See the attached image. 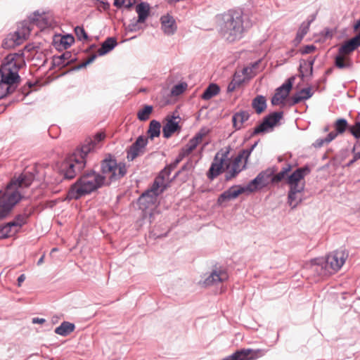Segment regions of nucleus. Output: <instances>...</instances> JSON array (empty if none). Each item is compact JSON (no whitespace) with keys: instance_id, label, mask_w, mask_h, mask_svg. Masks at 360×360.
Wrapping results in <instances>:
<instances>
[{"instance_id":"obj_3","label":"nucleus","mask_w":360,"mask_h":360,"mask_svg":"<svg viewBox=\"0 0 360 360\" xmlns=\"http://www.w3.org/2000/svg\"><path fill=\"white\" fill-rule=\"evenodd\" d=\"M220 33L227 41L233 42L243 38L246 27L242 13L231 11L220 17Z\"/></svg>"},{"instance_id":"obj_27","label":"nucleus","mask_w":360,"mask_h":360,"mask_svg":"<svg viewBox=\"0 0 360 360\" xmlns=\"http://www.w3.org/2000/svg\"><path fill=\"white\" fill-rule=\"evenodd\" d=\"M302 190L290 189L288 193V203L292 208L296 207L302 200Z\"/></svg>"},{"instance_id":"obj_30","label":"nucleus","mask_w":360,"mask_h":360,"mask_svg":"<svg viewBox=\"0 0 360 360\" xmlns=\"http://www.w3.org/2000/svg\"><path fill=\"white\" fill-rule=\"evenodd\" d=\"M18 233V229H15L11 223L0 226V240L12 237Z\"/></svg>"},{"instance_id":"obj_57","label":"nucleus","mask_w":360,"mask_h":360,"mask_svg":"<svg viewBox=\"0 0 360 360\" xmlns=\"http://www.w3.org/2000/svg\"><path fill=\"white\" fill-rule=\"evenodd\" d=\"M96 56H92L91 57H90L89 58H88V60H86V62L84 63V65H87V64H89L91 63H92L94 61V60L95 59Z\"/></svg>"},{"instance_id":"obj_31","label":"nucleus","mask_w":360,"mask_h":360,"mask_svg":"<svg viewBox=\"0 0 360 360\" xmlns=\"http://www.w3.org/2000/svg\"><path fill=\"white\" fill-rule=\"evenodd\" d=\"M312 93L310 88L302 89L297 94L292 97V104H296L303 100H307L311 97Z\"/></svg>"},{"instance_id":"obj_22","label":"nucleus","mask_w":360,"mask_h":360,"mask_svg":"<svg viewBox=\"0 0 360 360\" xmlns=\"http://www.w3.org/2000/svg\"><path fill=\"white\" fill-rule=\"evenodd\" d=\"M161 28L167 35H172L177 29L174 18L169 14H166L160 18Z\"/></svg>"},{"instance_id":"obj_1","label":"nucleus","mask_w":360,"mask_h":360,"mask_svg":"<svg viewBox=\"0 0 360 360\" xmlns=\"http://www.w3.org/2000/svg\"><path fill=\"white\" fill-rule=\"evenodd\" d=\"M25 65L23 54L13 53L6 56L0 68V99L13 91L20 80L18 72Z\"/></svg>"},{"instance_id":"obj_36","label":"nucleus","mask_w":360,"mask_h":360,"mask_svg":"<svg viewBox=\"0 0 360 360\" xmlns=\"http://www.w3.org/2000/svg\"><path fill=\"white\" fill-rule=\"evenodd\" d=\"M153 112V106L146 105L140 110L137 113V117L141 121H146L148 120L151 112Z\"/></svg>"},{"instance_id":"obj_9","label":"nucleus","mask_w":360,"mask_h":360,"mask_svg":"<svg viewBox=\"0 0 360 360\" xmlns=\"http://www.w3.org/2000/svg\"><path fill=\"white\" fill-rule=\"evenodd\" d=\"M31 27L27 22H23L18 30L11 33L4 39L2 46L5 49H13L22 44L28 37Z\"/></svg>"},{"instance_id":"obj_16","label":"nucleus","mask_w":360,"mask_h":360,"mask_svg":"<svg viewBox=\"0 0 360 360\" xmlns=\"http://www.w3.org/2000/svg\"><path fill=\"white\" fill-rule=\"evenodd\" d=\"M281 118V112L272 113L271 115L266 117L264 121L257 127L255 128V133L259 134L271 131L274 127L277 124Z\"/></svg>"},{"instance_id":"obj_34","label":"nucleus","mask_w":360,"mask_h":360,"mask_svg":"<svg viewBox=\"0 0 360 360\" xmlns=\"http://www.w3.org/2000/svg\"><path fill=\"white\" fill-rule=\"evenodd\" d=\"M160 123L156 120H152L150 123L148 130V137L153 139L155 137L159 136L160 134Z\"/></svg>"},{"instance_id":"obj_42","label":"nucleus","mask_w":360,"mask_h":360,"mask_svg":"<svg viewBox=\"0 0 360 360\" xmlns=\"http://www.w3.org/2000/svg\"><path fill=\"white\" fill-rule=\"evenodd\" d=\"M198 146L192 139H190L188 143L182 148L181 155L183 156L188 155Z\"/></svg>"},{"instance_id":"obj_5","label":"nucleus","mask_w":360,"mask_h":360,"mask_svg":"<svg viewBox=\"0 0 360 360\" xmlns=\"http://www.w3.org/2000/svg\"><path fill=\"white\" fill-rule=\"evenodd\" d=\"M86 156L79 149L68 156L60 165L59 172L65 179H72L86 166Z\"/></svg>"},{"instance_id":"obj_39","label":"nucleus","mask_w":360,"mask_h":360,"mask_svg":"<svg viewBox=\"0 0 360 360\" xmlns=\"http://www.w3.org/2000/svg\"><path fill=\"white\" fill-rule=\"evenodd\" d=\"M210 133V129L203 127L195 134V135L191 139L197 145H199L203 140V139Z\"/></svg>"},{"instance_id":"obj_26","label":"nucleus","mask_w":360,"mask_h":360,"mask_svg":"<svg viewBox=\"0 0 360 360\" xmlns=\"http://www.w3.org/2000/svg\"><path fill=\"white\" fill-rule=\"evenodd\" d=\"M249 113L246 111H240L233 116V124L236 129H240L243 127L244 123L249 119Z\"/></svg>"},{"instance_id":"obj_60","label":"nucleus","mask_w":360,"mask_h":360,"mask_svg":"<svg viewBox=\"0 0 360 360\" xmlns=\"http://www.w3.org/2000/svg\"><path fill=\"white\" fill-rule=\"evenodd\" d=\"M44 256L43 255V256H42V257L39 259V261H38V262H37V264H38L39 265L43 263V262H44Z\"/></svg>"},{"instance_id":"obj_52","label":"nucleus","mask_w":360,"mask_h":360,"mask_svg":"<svg viewBox=\"0 0 360 360\" xmlns=\"http://www.w3.org/2000/svg\"><path fill=\"white\" fill-rule=\"evenodd\" d=\"M46 319L44 318L34 317L32 319V323L33 324H40L42 325L46 323Z\"/></svg>"},{"instance_id":"obj_7","label":"nucleus","mask_w":360,"mask_h":360,"mask_svg":"<svg viewBox=\"0 0 360 360\" xmlns=\"http://www.w3.org/2000/svg\"><path fill=\"white\" fill-rule=\"evenodd\" d=\"M168 179L169 171L165 169L155 179L151 188L141 195L139 200V203L141 205L154 203L157 196L166 188Z\"/></svg>"},{"instance_id":"obj_18","label":"nucleus","mask_w":360,"mask_h":360,"mask_svg":"<svg viewBox=\"0 0 360 360\" xmlns=\"http://www.w3.org/2000/svg\"><path fill=\"white\" fill-rule=\"evenodd\" d=\"M105 138V134L104 132H98L97 133L93 139H86L85 143L79 148L81 152L84 154L86 156L87 155L97 148L99 146L100 142L103 141Z\"/></svg>"},{"instance_id":"obj_40","label":"nucleus","mask_w":360,"mask_h":360,"mask_svg":"<svg viewBox=\"0 0 360 360\" xmlns=\"http://www.w3.org/2000/svg\"><path fill=\"white\" fill-rule=\"evenodd\" d=\"M250 68H245L243 70L242 75L239 73H236L233 76V81H236V85L240 86L245 82V77H244L248 73V71H250Z\"/></svg>"},{"instance_id":"obj_28","label":"nucleus","mask_w":360,"mask_h":360,"mask_svg":"<svg viewBox=\"0 0 360 360\" xmlns=\"http://www.w3.org/2000/svg\"><path fill=\"white\" fill-rule=\"evenodd\" d=\"M75 328V324L64 321L55 329V333L61 336L69 335Z\"/></svg>"},{"instance_id":"obj_44","label":"nucleus","mask_w":360,"mask_h":360,"mask_svg":"<svg viewBox=\"0 0 360 360\" xmlns=\"http://www.w3.org/2000/svg\"><path fill=\"white\" fill-rule=\"evenodd\" d=\"M335 65L339 68H344L349 66V61L345 55H342L340 53L335 57Z\"/></svg>"},{"instance_id":"obj_33","label":"nucleus","mask_w":360,"mask_h":360,"mask_svg":"<svg viewBox=\"0 0 360 360\" xmlns=\"http://www.w3.org/2000/svg\"><path fill=\"white\" fill-rule=\"evenodd\" d=\"M314 59L303 61L300 63V71L302 77L311 75Z\"/></svg>"},{"instance_id":"obj_59","label":"nucleus","mask_w":360,"mask_h":360,"mask_svg":"<svg viewBox=\"0 0 360 360\" xmlns=\"http://www.w3.org/2000/svg\"><path fill=\"white\" fill-rule=\"evenodd\" d=\"M360 27V19L357 20L356 25H354V29L356 30Z\"/></svg>"},{"instance_id":"obj_38","label":"nucleus","mask_w":360,"mask_h":360,"mask_svg":"<svg viewBox=\"0 0 360 360\" xmlns=\"http://www.w3.org/2000/svg\"><path fill=\"white\" fill-rule=\"evenodd\" d=\"M27 216L25 214H19L12 221H10L11 226L14 227L15 229H18V231L26 223Z\"/></svg>"},{"instance_id":"obj_51","label":"nucleus","mask_w":360,"mask_h":360,"mask_svg":"<svg viewBox=\"0 0 360 360\" xmlns=\"http://www.w3.org/2000/svg\"><path fill=\"white\" fill-rule=\"evenodd\" d=\"M308 30H309V25L308 24H302L300 26L297 34H298L300 36H302L304 37V36L307 33Z\"/></svg>"},{"instance_id":"obj_49","label":"nucleus","mask_w":360,"mask_h":360,"mask_svg":"<svg viewBox=\"0 0 360 360\" xmlns=\"http://www.w3.org/2000/svg\"><path fill=\"white\" fill-rule=\"evenodd\" d=\"M349 130L356 138H360V122H357L351 127Z\"/></svg>"},{"instance_id":"obj_41","label":"nucleus","mask_w":360,"mask_h":360,"mask_svg":"<svg viewBox=\"0 0 360 360\" xmlns=\"http://www.w3.org/2000/svg\"><path fill=\"white\" fill-rule=\"evenodd\" d=\"M198 146L192 139H190L188 143L182 148L181 155L183 156L188 155Z\"/></svg>"},{"instance_id":"obj_47","label":"nucleus","mask_w":360,"mask_h":360,"mask_svg":"<svg viewBox=\"0 0 360 360\" xmlns=\"http://www.w3.org/2000/svg\"><path fill=\"white\" fill-rule=\"evenodd\" d=\"M187 88L186 83H180L175 85L172 89V94L173 96H178L182 94Z\"/></svg>"},{"instance_id":"obj_21","label":"nucleus","mask_w":360,"mask_h":360,"mask_svg":"<svg viewBox=\"0 0 360 360\" xmlns=\"http://www.w3.org/2000/svg\"><path fill=\"white\" fill-rule=\"evenodd\" d=\"M227 278L228 274L225 270L221 269H215L205 279L204 284L205 285H215L226 281Z\"/></svg>"},{"instance_id":"obj_15","label":"nucleus","mask_w":360,"mask_h":360,"mask_svg":"<svg viewBox=\"0 0 360 360\" xmlns=\"http://www.w3.org/2000/svg\"><path fill=\"white\" fill-rule=\"evenodd\" d=\"M248 193L249 194L248 190H247V186H233L229 188L227 191H224L221 193L217 200L218 205H221L226 201H229L233 199H236L240 194Z\"/></svg>"},{"instance_id":"obj_54","label":"nucleus","mask_w":360,"mask_h":360,"mask_svg":"<svg viewBox=\"0 0 360 360\" xmlns=\"http://www.w3.org/2000/svg\"><path fill=\"white\" fill-rule=\"evenodd\" d=\"M26 276L25 274H21L18 278V286L20 287L22 283L25 281Z\"/></svg>"},{"instance_id":"obj_35","label":"nucleus","mask_w":360,"mask_h":360,"mask_svg":"<svg viewBox=\"0 0 360 360\" xmlns=\"http://www.w3.org/2000/svg\"><path fill=\"white\" fill-rule=\"evenodd\" d=\"M219 93V87L215 84H211L202 95L204 100H209Z\"/></svg>"},{"instance_id":"obj_6","label":"nucleus","mask_w":360,"mask_h":360,"mask_svg":"<svg viewBox=\"0 0 360 360\" xmlns=\"http://www.w3.org/2000/svg\"><path fill=\"white\" fill-rule=\"evenodd\" d=\"M127 172L126 166L123 163H117L115 159L106 158L101 163V178L105 185L120 179Z\"/></svg>"},{"instance_id":"obj_2","label":"nucleus","mask_w":360,"mask_h":360,"mask_svg":"<svg viewBox=\"0 0 360 360\" xmlns=\"http://www.w3.org/2000/svg\"><path fill=\"white\" fill-rule=\"evenodd\" d=\"M31 184V179L25 176H20L13 179L4 191H0V221L6 217L13 207L22 198V190Z\"/></svg>"},{"instance_id":"obj_45","label":"nucleus","mask_w":360,"mask_h":360,"mask_svg":"<svg viewBox=\"0 0 360 360\" xmlns=\"http://www.w3.org/2000/svg\"><path fill=\"white\" fill-rule=\"evenodd\" d=\"M290 167L287 168H284L282 171L278 172L277 174L272 176L270 179V181H271L274 183H278L285 178L287 173L290 171Z\"/></svg>"},{"instance_id":"obj_23","label":"nucleus","mask_w":360,"mask_h":360,"mask_svg":"<svg viewBox=\"0 0 360 360\" xmlns=\"http://www.w3.org/2000/svg\"><path fill=\"white\" fill-rule=\"evenodd\" d=\"M178 117H167L166 118V123L163 126L162 134L163 136L166 139L169 138L174 132L180 130L179 124Z\"/></svg>"},{"instance_id":"obj_46","label":"nucleus","mask_w":360,"mask_h":360,"mask_svg":"<svg viewBox=\"0 0 360 360\" xmlns=\"http://www.w3.org/2000/svg\"><path fill=\"white\" fill-rule=\"evenodd\" d=\"M75 41V39L72 35H65L63 36L60 39V45L64 49L69 48Z\"/></svg>"},{"instance_id":"obj_12","label":"nucleus","mask_w":360,"mask_h":360,"mask_svg":"<svg viewBox=\"0 0 360 360\" xmlns=\"http://www.w3.org/2000/svg\"><path fill=\"white\" fill-rule=\"evenodd\" d=\"M309 172L307 168H299L293 173L287 176V184L290 186V189H297L304 191V176Z\"/></svg>"},{"instance_id":"obj_50","label":"nucleus","mask_w":360,"mask_h":360,"mask_svg":"<svg viewBox=\"0 0 360 360\" xmlns=\"http://www.w3.org/2000/svg\"><path fill=\"white\" fill-rule=\"evenodd\" d=\"M316 47L314 45H307L300 49V53L302 54H308L312 53L315 51Z\"/></svg>"},{"instance_id":"obj_48","label":"nucleus","mask_w":360,"mask_h":360,"mask_svg":"<svg viewBox=\"0 0 360 360\" xmlns=\"http://www.w3.org/2000/svg\"><path fill=\"white\" fill-rule=\"evenodd\" d=\"M75 32L79 40H86L88 39L87 34L82 27H76L75 28Z\"/></svg>"},{"instance_id":"obj_20","label":"nucleus","mask_w":360,"mask_h":360,"mask_svg":"<svg viewBox=\"0 0 360 360\" xmlns=\"http://www.w3.org/2000/svg\"><path fill=\"white\" fill-rule=\"evenodd\" d=\"M292 89V83L288 81L287 83L283 84L281 87L277 89L276 94L271 99V103L274 105H278L284 102L285 98L289 95Z\"/></svg>"},{"instance_id":"obj_56","label":"nucleus","mask_w":360,"mask_h":360,"mask_svg":"<svg viewBox=\"0 0 360 360\" xmlns=\"http://www.w3.org/2000/svg\"><path fill=\"white\" fill-rule=\"evenodd\" d=\"M302 38H303L302 36H300V34H297L296 37L294 39L295 45L297 46V44H299L301 42Z\"/></svg>"},{"instance_id":"obj_61","label":"nucleus","mask_w":360,"mask_h":360,"mask_svg":"<svg viewBox=\"0 0 360 360\" xmlns=\"http://www.w3.org/2000/svg\"><path fill=\"white\" fill-rule=\"evenodd\" d=\"M360 158V153H355V159Z\"/></svg>"},{"instance_id":"obj_11","label":"nucleus","mask_w":360,"mask_h":360,"mask_svg":"<svg viewBox=\"0 0 360 360\" xmlns=\"http://www.w3.org/2000/svg\"><path fill=\"white\" fill-rule=\"evenodd\" d=\"M229 154V150H221L216 154L211 167L207 174L208 179L212 180L223 172L224 169V167L225 166V163H226L228 160Z\"/></svg>"},{"instance_id":"obj_19","label":"nucleus","mask_w":360,"mask_h":360,"mask_svg":"<svg viewBox=\"0 0 360 360\" xmlns=\"http://www.w3.org/2000/svg\"><path fill=\"white\" fill-rule=\"evenodd\" d=\"M148 140L146 138L139 136L134 143L129 148L127 152V159L133 160L139 155L144 152V148L147 145Z\"/></svg>"},{"instance_id":"obj_17","label":"nucleus","mask_w":360,"mask_h":360,"mask_svg":"<svg viewBox=\"0 0 360 360\" xmlns=\"http://www.w3.org/2000/svg\"><path fill=\"white\" fill-rule=\"evenodd\" d=\"M30 21L35 23L40 28L44 29L53 25V18L50 12L39 13L37 11L30 18Z\"/></svg>"},{"instance_id":"obj_32","label":"nucleus","mask_w":360,"mask_h":360,"mask_svg":"<svg viewBox=\"0 0 360 360\" xmlns=\"http://www.w3.org/2000/svg\"><path fill=\"white\" fill-rule=\"evenodd\" d=\"M117 45V41L114 38H108L103 44L101 47L98 50V53L103 56L111 50Z\"/></svg>"},{"instance_id":"obj_37","label":"nucleus","mask_w":360,"mask_h":360,"mask_svg":"<svg viewBox=\"0 0 360 360\" xmlns=\"http://www.w3.org/2000/svg\"><path fill=\"white\" fill-rule=\"evenodd\" d=\"M336 136H337L336 133H335L334 131L330 132L326 139H317L314 143L313 145L316 148H320V147L323 146L325 143H328L330 141H332L333 140H334Z\"/></svg>"},{"instance_id":"obj_55","label":"nucleus","mask_w":360,"mask_h":360,"mask_svg":"<svg viewBox=\"0 0 360 360\" xmlns=\"http://www.w3.org/2000/svg\"><path fill=\"white\" fill-rule=\"evenodd\" d=\"M114 1H115L114 5L118 8L122 7L125 3V1H124V0H114Z\"/></svg>"},{"instance_id":"obj_8","label":"nucleus","mask_w":360,"mask_h":360,"mask_svg":"<svg viewBox=\"0 0 360 360\" xmlns=\"http://www.w3.org/2000/svg\"><path fill=\"white\" fill-rule=\"evenodd\" d=\"M252 150V148L250 150H243L233 160H230L228 158V160L226 163H225L226 180H230L236 177L245 168L248 159Z\"/></svg>"},{"instance_id":"obj_43","label":"nucleus","mask_w":360,"mask_h":360,"mask_svg":"<svg viewBox=\"0 0 360 360\" xmlns=\"http://www.w3.org/2000/svg\"><path fill=\"white\" fill-rule=\"evenodd\" d=\"M347 122L346 120L345 119H338L335 124H334V127H335V131H336V134H342L347 129Z\"/></svg>"},{"instance_id":"obj_63","label":"nucleus","mask_w":360,"mask_h":360,"mask_svg":"<svg viewBox=\"0 0 360 360\" xmlns=\"http://www.w3.org/2000/svg\"><path fill=\"white\" fill-rule=\"evenodd\" d=\"M257 63H255V65H252V68H255L257 66Z\"/></svg>"},{"instance_id":"obj_62","label":"nucleus","mask_w":360,"mask_h":360,"mask_svg":"<svg viewBox=\"0 0 360 360\" xmlns=\"http://www.w3.org/2000/svg\"><path fill=\"white\" fill-rule=\"evenodd\" d=\"M328 130H329L328 127H326L324 128V131H326H326H328Z\"/></svg>"},{"instance_id":"obj_14","label":"nucleus","mask_w":360,"mask_h":360,"mask_svg":"<svg viewBox=\"0 0 360 360\" xmlns=\"http://www.w3.org/2000/svg\"><path fill=\"white\" fill-rule=\"evenodd\" d=\"M136 12L138 14V19L136 23L129 24L127 30L129 32H135L140 30L139 23H143L146 21L150 13V6L146 3H141L136 6Z\"/></svg>"},{"instance_id":"obj_10","label":"nucleus","mask_w":360,"mask_h":360,"mask_svg":"<svg viewBox=\"0 0 360 360\" xmlns=\"http://www.w3.org/2000/svg\"><path fill=\"white\" fill-rule=\"evenodd\" d=\"M347 257V252L343 250L334 251L328 255L324 274H333L338 271L344 265Z\"/></svg>"},{"instance_id":"obj_53","label":"nucleus","mask_w":360,"mask_h":360,"mask_svg":"<svg viewBox=\"0 0 360 360\" xmlns=\"http://www.w3.org/2000/svg\"><path fill=\"white\" fill-rule=\"evenodd\" d=\"M239 87H240L239 86L236 85V81L232 80L228 86V91L231 92Z\"/></svg>"},{"instance_id":"obj_58","label":"nucleus","mask_w":360,"mask_h":360,"mask_svg":"<svg viewBox=\"0 0 360 360\" xmlns=\"http://www.w3.org/2000/svg\"><path fill=\"white\" fill-rule=\"evenodd\" d=\"M69 53H64L63 54L62 56H60L59 58H58L57 59L59 60H61L64 58H66V56H68Z\"/></svg>"},{"instance_id":"obj_24","label":"nucleus","mask_w":360,"mask_h":360,"mask_svg":"<svg viewBox=\"0 0 360 360\" xmlns=\"http://www.w3.org/2000/svg\"><path fill=\"white\" fill-rule=\"evenodd\" d=\"M360 46V34L344 44L340 49L339 53L342 55H348Z\"/></svg>"},{"instance_id":"obj_13","label":"nucleus","mask_w":360,"mask_h":360,"mask_svg":"<svg viewBox=\"0 0 360 360\" xmlns=\"http://www.w3.org/2000/svg\"><path fill=\"white\" fill-rule=\"evenodd\" d=\"M271 175H273V172L270 169L260 172L246 186L247 190L251 193L266 186L270 181Z\"/></svg>"},{"instance_id":"obj_29","label":"nucleus","mask_w":360,"mask_h":360,"mask_svg":"<svg viewBox=\"0 0 360 360\" xmlns=\"http://www.w3.org/2000/svg\"><path fill=\"white\" fill-rule=\"evenodd\" d=\"M252 106L257 114L264 112L266 108V100L263 96H257L253 100Z\"/></svg>"},{"instance_id":"obj_4","label":"nucleus","mask_w":360,"mask_h":360,"mask_svg":"<svg viewBox=\"0 0 360 360\" xmlns=\"http://www.w3.org/2000/svg\"><path fill=\"white\" fill-rule=\"evenodd\" d=\"M103 186L105 185L100 174L94 172H88L80 176L71 186L68 193V198L79 199Z\"/></svg>"},{"instance_id":"obj_25","label":"nucleus","mask_w":360,"mask_h":360,"mask_svg":"<svg viewBox=\"0 0 360 360\" xmlns=\"http://www.w3.org/2000/svg\"><path fill=\"white\" fill-rule=\"evenodd\" d=\"M253 358L252 350L242 349L236 351L233 354L226 356L222 360H252Z\"/></svg>"}]
</instances>
